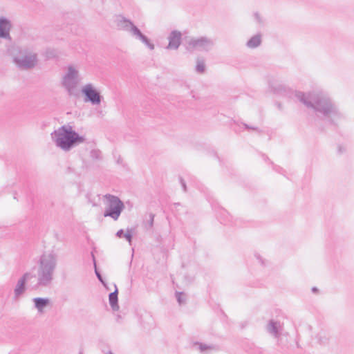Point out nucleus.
Wrapping results in <instances>:
<instances>
[{
    "label": "nucleus",
    "instance_id": "obj_29",
    "mask_svg": "<svg viewBox=\"0 0 354 354\" xmlns=\"http://www.w3.org/2000/svg\"><path fill=\"white\" fill-rule=\"evenodd\" d=\"M125 234L124 231L121 229V230H119L117 233H116V236L118 237V238H123L124 237V234Z\"/></svg>",
    "mask_w": 354,
    "mask_h": 354
},
{
    "label": "nucleus",
    "instance_id": "obj_20",
    "mask_svg": "<svg viewBox=\"0 0 354 354\" xmlns=\"http://www.w3.org/2000/svg\"><path fill=\"white\" fill-rule=\"evenodd\" d=\"M270 87L274 93H281L285 90V87L282 84H277L274 82L270 81L269 82Z\"/></svg>",
    "mask_w": 354,
    "mask_h": 354
},
{
    "label": "nucleus",
    "instance_id": "obj_15",
    "mask_svg": "<svg viewBox=\"0 0 354 354\" xmlns=\"http://www.w3.org/2000/svg\"><path fill=\"white\" fill-rule=\"evenodd\" d=\"M118 290L116 285H115V290L109 295V304L113 311L119 309L118 305Z\"/></svg>",
    "mask_w": 354,
    "mask_h": 354
},
{
    "label": "nucleus",
    "instance_id": "obj_26",
    "mask_svg": "<svg viewBox=\"0 0 354 354\" xmlns=\"http://www.w3.org/2000/svg\"><path fill=\"white\" fill-rule=\"evenodd\" d=\"M132 237H133V234H132V230L131 229H127V232H125V234H124V238L126 239V240L129 243H131V241H132Z\"/></svg>",
    "mask_w": 354,
    "mask_h": 354
},
{
    "label": "nucleus",
    "instance_id": "obj_7",
    "mask_svg": "<svg viewBox=\"0 0 354 354\" xmlns=\"http://www.w3.org/2000/svg\"><path fill=\"white\" fill-rule=\"evenodd\" d=\"M37 55L34 53H29L21 57H15L13 62L21 70H28L33 68L37 64Z\"/></svg>",
    "mask_w": 354,
    "mask_h": 354
},
{
    "label": "nucleus",
    "instance_id": "obj_2",
    "mask_svg": "<svg viewBox=\"0 0 354 354\" xmlns=\"http://www.w3.org/2000/svg\"><path fill=\"white\" fill-rule=\"evenodd\" d=\"M50 136L55 145L64 151H69L85 141V138L70 125L61 126L53 131Z\"/></svg>",
    "mask_w": 354,
    "mask_h": 354
},
{
    "label": "nucleus",
    "instance_id": "obj_16",
    "mask_svg": "<svg viewBox=\"0 0 354 354\" xmlns=\"http://www.w3.org/2000/svg\"><path fill=\"white\" fill-rule=\"evenodd\" d=\"M262 42V35L257 33L252 36L246 43V46L249 48H256L259 47Z\"/></svg>",
    "mask_w": 354,
    "mask_h": 354
},
{
    "label": "nucleus",
    "instance_id": "obj_10",
    "mask_svg": "<svg viewBox=\"0 0 354 354\" xmlns=\"http://www.w3.org/2000/svg\"><path fill=\"white\" fill-rule=\"evenodd\" d=\"M12 26L10 19L4 17H0V39L11 40L10 32Z\"/></svg>",
    "mask_w": 354,
    "mask_h": 354
},
{
    "label": "nucleus",
    "instance_id": "obj_27",
    "mask_svg": "<svg viewBox=\"0 0 354 354\" xmlns=\"http://www.w3.org/2000/svg\"><path fill=\"white\" fill-rule=\"evenodd\" d=\"M176 299L180 305L183 304L185 302V299L183 297V293L181 292H176Z\"/></svg>",
    "mask_w": 354,
    "mask_h": 354
},
{
    "label": "nucleus",
    "instance_id": "obj_5",
    "mask_svg": "<svg viewBox=\"0 0 354 354\" xmlns=\"http://www.w3.org/2000/svg\"><path fill=\"white\" fill-rule=\"evenodd\" d=\"M104 197L107 200V206L104 216L117 221L124 208L123 202L118 196L109 194H106Z\"/></svg>",
    "mask_w": 354,
    "mask_h": 354
},
{
    "label": "nucleus",
    "instance_id": "obj_36",
    "mask_svg": "<svg viewBox=\"0 0 354 354\" xmlns=\"http://www.w3.org/2000/svg\"><path fill=\"white\" fill-rule=\"evenodd\" d=\"M109 354H113V353H111V351L109 353Z\"/></svg>",
    "mask_w": 354,
    "mask_h": 354
},
{
    "label": "nucleus",
    "instance_id": "obj_23",
    "mask_svg": "<svg viewBox=\"0 0 354 354\" xmlns=\"http://www.w3.org/2000/svg\"><path fill=\"white\" fill-rule=\"evenodd\" d=\"M154 216L155 215L152 213L149 214V220H147L145 223V226L147 230L152 228L153 225Z\"/></svg>",
    "mask_w": 354,
    "mask_h": 354
},
{
    "label": "nucleus",
    "instance_id": "obj_9",
    "mask_svg": "<svg viewBox=\"0 0 354 354\" xmlns=\"http://www.w3.org/2000/svg\"><path fill=\"white\" fill-rule=\"evenodd\" d=\"M33 275L30 272L24 273L22 277L17 281L16 286L14 289V295L15 298H19L26 290V282L29 280Z\"/></svg>",
    "mask_w": 354,
    "mask_h": 354
},
{
    "label": "nucleus",
    "instance_id": "obj_14",
    "mask_svg": "<svg viewBox=\"0 0 354 354\" xmlns=\"http://www.w3.org/2000/svg\"><path fill=\"white\" fill-rule=\"evenodd\" d=\"M35 308L39 313H44V309L50 304V299L44 297H35L32 299Z\"/></svg>",
    "mask_w": 354,
    "mask_h": 354
},
{
    "label": "nucleus",
    "instance_id": "obj_21",
    "mask_svg": "<svg viewBox=\"0 0 354 354\" xmlns=\"http://www.w3.org/2000/svg\"><path fill=\"white\" fill-rule=\"evenodd\" d=\"M196 71L198 73H203L205 71V64L203 60L197 59L196 65Z\"/></svg>",
    "mask_w": 354,
    "mask_h": 354
},
{
    "label": "nucleus",
    "instance_id": "obj_11",
    "mask_svg": "<svg viewBox=\"0 0 354 354\" xmlns=\"http://www.w3.org/2000/svg\"><path fill=\"white\" fill-rule=\"evenodd\" d=\"M266 330L274 338H279L281 335L283 327L280 322L274 319H270L266 326Z\"/></svg>",
    "mask_w": 354,
    "mask_h": 354
},
{
    "label": "nucleus",
    "instance_id": "obj_35",
    "mask_svg": "<svg viewBox=\"0 0 354 354\" xmlns=\"http://www.w3.org/2000/svg\"><path fill=\"white\" fill-rule=\"evenodd\" d=\"M79 354H83V352L81 351H80Z\"/></svg>",
    "mask_w": 354,
    "mask_h": 354
},
{
    "label": "nucleus",
    "instance_id": "obj_6",
    "mask_svg": "<svg viewBox=\"0 0 354 354\" xmlns=\"http://www.w3.org/2000/svg\"><path fill=\"white\" fill-rule=\"evenodd\" d=\"M214 46V40L207 37H193L188 41V48L192 50L209 52Z\"/></svg>",
    "mask_w": 354,
    "mask_h": 354
},
{
    "label": "nucleus",
    "instance_id": "obj_32",
    "mask_svg": "<svg viewBox=\"0 0 354 354\" xmlns=\"http://www.w3.org/2000/svg\"><path fill=\"white\" fill-rule=\"evenodd\" d=\"M245 128L246 129H252V130H255V131H258V128L257 127H251V126H249L248 124H243Z\"/></svg>",
    "mask_w": 354,
    "mask_h": 354
},
{
    "label": "nucleus",
    "instance_id": "obj_33",
    "mask_svg": "<svg viewBox=\"0 0 354 354\" xmlns=\"http://www.w3.org/2000/svg\"><path fill=\"white\" fill-rule=\"evenodd\" d=\"M274 169L276 171L279 172V173H281V171L283 170V169H282L281 167H277V166H275V167H274Z\"/></svg>",
    "mask_w": 354,
    "mask_h": 354
},
{
    "label": "nucleus",
    "instance_id": "obj_25",
    "mask_svg": "<svg viewBox=\"0 0 354 354\" xmlns=\"http://www.w3.org/2000/svg\"><path fill=\"white\" fill-rule=\"evenodd\" d=\"M253 16H254V20L257 24H259L260 26L263 25V24H264L263 19L262 18V17L260 15V14L259 12H254Z\"/></svg>",
    "mask_w": 354,
    "mask_h": 354
},
{
    "label": "nucleus",
    "instance_id": "obj_34",
    "mask_svg": "<svg viewBox=\"0 0 354 354\" xmlns=\"http://www.w3.org/2000/svg\"><path fill=\"white\" fill-rule=\"evenodd\" d=\"M311 290L313 293H317L319 292V289L317 287H313Z\"/></svg>",
    "mask_w": 354,
    "mask_h": 354
},
{
    "label": "nucleus",
    "instance_id": "obj_13",
    "mask_svg": "<svg viewBox=\"0 0 354 354\" xmlns=\"http://www.w3.org/2000/svg\"><path fill=\"white\" fill-rule=\"evenodd\" d=\"M314 339L317 344L324 347L329 345L330 336L327 331L321 330L315 335Z\"/></svg>",
    "mask_w": 354,
    "mask_h": 354
},
{
    "label": "nucleus",
    "instance_id": "obj_4",
    "mask_svg": "<svg viewBox=\"0 0 354 354\" xmlns=\"http://www.w3.org/2000/svg\"><path fill=\"white\" fill-rule=\"evenodd\" d=\"M115 23L118 29L130 33L133 37L140 39L150 50L154 49V44L150 41L147 36L142 33L140 30L130 19L119 15L116 18Z\"/></svg>",
    "mask_w": 354,
    "mask_h": 354
},
{
    "label": "nucleus",
    "instance_id": "obj_12",
    "mask_svg": "<svg viewBox=\"0 0 354 354\" xmlns=\"http://www.w3.org/2000/svg\"><path fill=\"white\" fill-rule=\"evenodd\" d=\"M182 34L178 30H172L169 36V44L167 46V49L176 50L181 44Z\"/></svg>",
    "mask_w": 354,
    "mask_h": 354
},
{
    "label": "nucleus",
    "instance_id": "obj_31",
    "mask_svg": "<svg viewBox=\"0 0 354 354\" xmlns=\"http://www.w3.org/2000/svg\"><path fill=\"white\" fill-rule=\"evenodd\" d=\"M337 151L339 154H342L346 151V148L339 145L338 146Z\"/></svg>",
    "mask_w": 354,
    "mask_h": 354
},
{
    "label": "nucleus",
    "instance_id": "obj_22",
    "mask_svg": "<svg viewBox=\"0 0 354 354\" xmlns=\"http://www.w3.org/2000/svg\"><path fill=\"white\" fill-rule=\"evenodd\" d=\"M90 156L93 160H101L102 153L98 149H92L90 152Z\"/></svg>",
    "mask_w": 354,
    "mask_h": 354
},
{
    "label": "nucleus",
    "instance_id": "obj_24",
    "mask_svg": "<svg viewBox=\"0 0 354 354\" xmlns=\"http://www.w3.org/2000/svg\"><path fill=\"white\" fill-rule=\"evenodd\" d=\"M92 257H93V263H94V266H95V274H96V277H97V279H99V281L103 284L105 286V283L104 282L103 279H102V277L101 275V274L100 273V272L97 270L96 268V262H95V257L93 255V254H92Z\"/></svg>",
    "mask_w": 354,
    "mask_h": 354
},
{
    "label": "nucleus",
    "instance_id": "obj_18",
    "mask_svg": "<svg viewBox=\"0 0 354 354\" xmlns=\"http://www.w3.org/2000/svg\"><path fill=\"white\" fill-rule=\"evenodd\" d=\"M194 345H196L198 346V349L201 352H205L207 350H217V346L215 345H207L201 342H195Z\"/></svg>",
    "mask_w": 354,
    "mask_h": 354
},
{
    "label": "nucleus",
    "instance_id": "obj_17",
    "mask_svg": "<svg viewBox=\"0 0 354 354\" xmlns=\"http://www.w3.org/2000/svg\"><path fill=\"white\" fill-rule=\"evenodd\" d=\"M77 83V82L75 79H67L66 77H63L62 84L70 95L73 94V90L75 89Z\"/></svg>",
    "mask_w": 354,
    "mask_h": 354
},
{
    "label": "nucleus",
    "instance_id": "obj_19",
    "mask_svg": "<svg viewBox=\"0 0 354 354\" xmlns=\"http://www.w3.org/2000/svg\"><path fill=\"white\" fill-rule=\"evenodd\" d=\"M78 72L73 66H70L68 68L67 73L64 76L67 79H75L77 80Z\"/></svg>",
    "mask_w": 354,
    "mask_h": 354
},
{
    "label": "nucleus",
    "instance_id": "obj_3",
    "mask_svg": "<svg viewBox=\"0 0 354 354\" xmlns=\"http://www.w3.org/2000/svg\"><path fill=\"white\" fill-rule=\"evenodd\" d=\"M57 266V256L55 252H45L41 255L37 270L38 286L48 287L51 284Z\"/></svg>",
    "mask_w": 354,
    "mask_h": 354
},
{
    "label": "nucleus",
    "instance_id": "obj_8",
    "mask_svg": "<svg viewBox=\"0 0 354 354\" xmlns=\"http://www.w3.org/2000/svg\"><path fill=\"white\" fill-rule=\"evenodd\" d=\"M82 93L84 96L85 102H91L93 105L101 103L102 97L100 92L91 84H87L82 88Z\"/></svg>",
    "mask_w": 354,
    "mask_h": 354
},
{
    "label": "nucleus",
    "instance_id": "obj_28",
    "mask_svg": "<svg viewBox=\"0 0 354 354\" xmlns=\"http://www.w3.org/2000/svg\"><path fill=\"white\" fill-rule=\"evenodd\" d=\"M179 181H180V183L182 186L183 191L185 192H186L187 189V185H186L185 181L184 180V179L182 177H179Z\"/></svg>",
    "mask_w": 354,
    "mask_h": 354
},
{
    "label": "nucleus",
    "instance_id": "obj_1",
    "mask_svg": "<svg viewBox=\"0 0 354 354\" xmlns=\"http://www.w3.org/2000/svg\"><path fill=\"white\" fill-rule=\"evenodd\" d=\"M296 98L307 108L312 109L316 116L328 124L337 126L346 119V115L329 95L320 90L308 93L295 91Z\"/></svg>",
    "mask_w": 354,
    "mask_h": 354
},
{
    "label": "nucleus",
    "instance_id": "obj_30",
    "mask_svg": "<svg viewBox=\"0 0 354 354\" xmlns=\"http://www.w3.org/2000/svg\"><path fill=\"white\" fill-rule=\"evenodd\" d=\"M256 258L257 259V260L259 261V262L262 265V266H265V263H264V261L263 259H262V257L259 255V254H256L255 255Z\"/></svg>",
    "mask_w": 354,
    "mask_h": 354
}]
</instances>
